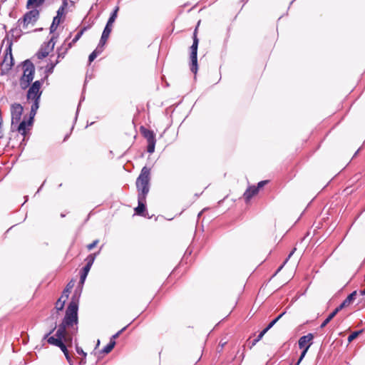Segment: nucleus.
<instances>
[{"label": "nucleus", "mask_w": 365, "mask_h": 365, "mask_svg": "<svg viewBox=\"0 0 365 365\" xmlns=\"http://www.w3.org/2000/svg\"><path fill=\"white\" fill-rule=\"evenodd\" d=\"M76 352L78 354H81L83 355V359L81 361V364H85L86 363V353L83 351V350L78 347V346H76Z\"/></svg>", "instance_id": "nucleus-30"}, {"label": "nucleus", "mask_w": 365, "mask_h": 365, "mask_svg": "<svg viewBox=\"0 0 365 365\" xmlns=\"http://www.w3.org/2000/svg\"><path fill=\"white\" fill-rule=\"evenodd\" d=\"M80 294L76 292L73 294L71 302L69 303L65 317L62 323L59 325L58 329L56 333V338L50 336L53 332L56 327L52 329L48 334H45L43 339H46L49 344L56 346H63V343L71 342L72 336L76 334L78 330V299Z\"/></svg>", "instance_id": "nucleus-1"}, {"label": "nucleus", "mask_w": 365, "mask_h": 365, "mask_svg": "<svg viewBox=\"0 0 365 365\" xmlns=\"http://www.w3.org/2000/svg\"><path fill=\"white\" fill-rule=\"evenodd\" d=\"M127 327H123L122 329H120L119 331H118L116 334L112 336V338L110 340L115 341L116 338L119 336V335L126 329Z\"/></svg>", "instance_id": "nucleus-37"}, {"label": "nucleus", "mask_w": 365, "mask_h": 365, "mask_svg": "<svg viewBox=\"0 0 365 365\" xmlns=\"http://www.w3.org/2000/svg\"><path fill=\"white\" fill-rule=\"evenodd\" d=\"M23 107L19 103H14L11 106V126H14V124H18L21 120Z\"/></svg>", "instance_id": "nucleus-9"}, {"label": "nucleus", "mask_w": 365, "mask_h": 365, "mask_svg": "<svg viewBox=\"0 0 365 365\" xmlns=\"http://www.w3.org/2000/svg\"><path fill=\"white\" fill-rule=\"evenodd\" d=\"M296 250V248H294L289 255L288 257L287 258V259L285 260V262H284V264H285L287 260L291 257V256L294 254V252H295Z\"/></svg>", "instance_id": "nucleus-43"}, {"label": "nucleus", "mask_w": 365, "mask_h": 365, "mask_svg": "<svg viewBox=\"0 0 365 365\" xmlns=\"http://www.w3.org/2000/svg\"><path fill=\"white\" fill-rule=\"evenodd\" d=\"M48 55V51H47L46 50H43V49H41L37 53L38 58L40 59L46 58Z\"/></svg>", "instance_id": "nucleus-31"}, {"label": "nucleus", "mask_w": 365, "mask_h": 365, "mask_svg": "<svg viewBox=\"0 0 365 365\" xmlns=\"http://www.w3.org/2000/svg\"><path fill=\"white\" fill-rule=\"evenodd\" d=\"M49 43H52V47L54 46V42H53V38H51Z\"/></svg>", "instance_id": "nucleus-44"}, {"label": "nucleus", "mask_w": 365, "mask_h": 365, "mask_svg": "<svg viewBox=\"0 0 365 365\" xmlns=\"http://www.w3.org/2000/svg\"><path fill=\"white\" fill-rule=\"evenodd\" d=\"M361 331H354L353 333H351L349 336H348V341H353L354 339H356L357 337V336L359 335V334L360 333Z\"/></svg>", "instance_id": "nucleus-35"}, {"label": "nucleus", "mask_w": 365, "mask_h": 365, "mask_svg": "<svg viewBox=\"0 0 365 365\" xmlns=\"http://www.w3.org/2000/svg\"><path fill=\"white\" fill-rule=\"evenodd\" d=\"M335 316L336 315L334 312L330 313L329 316L325 319V320L322 323L320 328L322 329L325 327Z\"/></svg>", "instance_id": "nucleus-25"}, {"label": "nucleus", "mask_w": 365, "mask_h": 365, "mask_svg": "<svg viewBox=\"0 0 365 365\" xmlns=\"http://www.w3.org/2000/svg\"><path fill=\"white\" fill-rule=\"evenodd\" d=\"M73 287V283L72 282H70L67 284L66 289L63 290L62 297H65L66 299H67L70 294V290L72 289Z\"/></svg>", "instance_id": "nucleus-23"}, {"label": "nucleus", "mask_w": 365, "mask_h": 365, "mask_svg": "<svg viewBox=\"0 0 365 365\" xmlns=\"http://www.w3.org/2000/svg\"><path fill=\"white\" fill-rule=\"evenodd\" d=\"M41 86V82L40 81H36L33 83L31 86L29 88L27 92L28 100H40L41 91H40Z\"/></svg>", "instance_id": "nucleus-8"}, {"label": "nucleus", "mask_w": 365, "mask_h": 365, "mask_svg": "<svg viewBox=\"0 0 365 365\" xmlns=\"http://www.w3.org/2000/svg\"><path fill=\"white\" fill-rule=\"evenodd\" d=\"M32 101H33V103L31 105V109L32 110V111H37V110L39 108L40 100H32Z\"/></svg>", "instance_id": "nucleus-32"}, {"label": "nucleus", "mask_w": 365, "mask_h": 365, "mask_svg": "<svg viewBox=\"0 0 365 365\" xmlns=\"http://www.w3.org/2000/svg\"><path fill=\"white\" fill-rule=\"evenodd\" d=\"M140 132L142 135L146 138L148 142L156 140L155 135L153 130L146 129L144 127H141Z\"/></svg>", "instance_id": "nucleus-14"}, {"label": "nucleus", "mask_w": 365, "mask_h": 365, "mask_svg": "<svg viewBox=\"0 0 365 365\" xmlns=\"http://www.w3.org/2000/svg\"><path fill=\"white\" fill-rule=\"evenodd\" d=\"M285 312H282L277 318L272 320L265 328V329L268 331L282 317V316L285 314Z\"/></svg>", "instance_id": "nucleus-24"}, {"label": "nucleus", "mask_w": 365, "mask_h": 365, "mask_svg": "<svg viewBox=\"0 0 365 365\" xmlns=\"http://www.w3.org/2000/svg\"><path fill=\"white\" fill-rule=\"evenodd\" d=\"M267 183V180L260 181L256 187H258V190L262 188L264 185Z\"/></svg>", "instance_id": "nucleus-41"}, {"label": "nucleus", "mask_w": 365, "mask_h": 365, "mask_svg": "<svg viewBox=\"0 0 365 365\" xmlns=\"http://www.w3.org/2000/svg\"><path fill=\"white\" fill-rule=\"evenodd\" d=\"M258 187L255 186L249 187L244 193V197L248 202L254 195L258 193Z\"/></svg>", "instance_id": "nucleus-13"}, {"label": "nucleus", "mask_w": 365, "mask_h": 365, "mask_svg": "<svg viewBox=\"0 0 365 365\" xmlns=\"http://www.w3.org/2000/svg\"><path fill=\"white\" fill-rule=\"evenodd\" d=\"M346 307L344 305L343 303H341L339 307H337L332 312L334 313L335 315L337 314L339 312H340L342 309L345 308Z\"/></svg>", "instance_id": "nucleus-38"}, {"label": "nucleus", "mask_w": 365, "mask_h": 365, "mask_svg": "<svg viewBox=\"0 0 365 365\" xmlns=\"http://www.w3.org/2000/svg\"><path fill=\"white\" fill-rule=\"evenodd\" d=\"M95 257H96V255H88V257L86 259L87 263H86V266H88V267L91 269V266L93 264V262L95 260Z\"/></svg>", "instance_id": "nucleus-29"}, {"label": "nucleus", "mask_w": 365, "mask_h": 365, "mask_svg": "<svg viewBox=\"0 0 365 365\" xmlns=\"http://www.w3.org/2000/svg\"><path fill=\"white\" fill-rule=\"evenodd\" d=\"M36 112L37 111H32V110L31 109L29 119L27 121L23 120L19 124L17 130L22 135L25 136L26 135V126H31L32 125L33 120L35 115L36 114Z\"/></svg>", "instance_id": "nucleus-10"}, {"label": "nucleus", "mask_w": 365, "mask_h": 365, "mask_svg": "<svg viewBox=\"0 0 365 365\" xmlns=\"http://www.w3.org/2000/svg\"><path fill=\"white\" fill-rule=\"evenodd\" d=\"M115 344V341L113 340H110V342L103 348V352L105 354H108L113 349Z\"/></svg>", "instance_id": "nucleus-22"}, {"label": "nucleus", "mask_w": 365, "mask_h": 365, "mask_svg": "<svg viewBox=\"0 0 365 365\" xmlns=\"http://www.w3.org/2000/svg\"><path fill=\"white\" fill-rule=\"evenodd\" d=\"M198 38L196 35V30L194 32L193 35V43L190 47V59H191V66L190 70L194 73H197V47H198Z\"/></svg>", "instance_id": "nucleus-7"}, {"label": "nucleus", "mask_w": 365, "mask_h": 365, "mask_svg": "<svg viewBox=\"0 0 365 365\" xmlns=\"http://www.w3.org/2000/svg\"><path fill=\"white\" fill-rule=\"evenodd\" d=\"M282 268V267H279V268L278 269L277 272H279L281 269Z\"/></svg>", "instance_id": "nucleus-46"}, {"label": "nucleus", "mask_w": 365, "mask_h": 365, "mask_svg": "<svg viewBox=\"0 0 365 365\" xmlns=\"http://www.w3.org/2000/svg\"><path fill=\"white\" fill-rule=\"evenodd\" d=\"M103 46L104 45H100L99 43L97 48L93 51V52L96 53L97 56L100 55L103 51Z\"/></svg>", "instance_id": "nucleus-34"}, {"label": "nucleus", "mask_w": 365, "mask_h": 365, "mask_svg": "<svg viewBox=\"0 0 365 365\" xmlns=\"http://www.w3.org/2000/svg\"><path fill=\"white\" fill-rule=\"evenodd\" d=\"M98 56L93 51L89 55L88 61L90 63L94 61Z\"/></svg>", "instance_id": "nucleus-40"}, {"label": "nucleus", "mask_w": 365, "mask_h": 365, "mask_svg": "<svg viewBox=\"0 0 365 365\" xmlns=\"http://www.w3.org/2000/svg\"><path fill=\"white\" fill-rule=\"evenodd\" d=\"M118 9H119V8L118 6L115 8V9L113 10V13L111 14V15L106 25V26H108L112 29L113 24L114 23V21H115V19L117 17Z\"/></svg>", "instance_id": "nucleus-17"}, {"label": "nucleus", "mask_w": 365, "mask_h": 365, "mask_svg": "<svg viewBox=\"0 0 365 365\" xmlns=\"http://www.w3.org/2000/svg\"><path fill=\"white\" fill-rule=\"evenodd\" d=\"M361 295H365V289L360 292Z\"/></svg>", "instance_id": "nucleus-45"}, {"label": "nucleus", "mask_w": 365, "mask_h": 365, "mask_svg": "<svg viewBox=\"0 0 365 365\" xmlns=\"http://www.w3.org/2000/svg\"><path fill=\"white\" fill-rule=\"evenodd\" d=\"M58 26L51 24L50 26V32L53 33L58 28Z\"/></svg>", "instance_id": "nucleus-42"}, {"label": "nucleus", "mask_w": 365, "mask_h": 365, "mask_svg": "<svg viewBox=\"0 0 365 365\" xmlns=\"http://www.w3.org/2000/svg\"><path fill=\"white\" fill-rule=\"evenodd\" d=\"M58 63V60L57 59L55 63L51 62L47 66V70L48 72L51 73L56 66V65Z\"/></svg>", "instance_id": "nucleus-33"}, {"label": "nucleus", "mask_w": 365, "mask_h": 365, "mask_svg": "<svg viewBox=\"0 0 365 365\" xmlns=\"http://www.w3.org/2000/svg\"><path fill=\"white\" fill-rule=\"evenodd\" d=\"M38 17L39 11L37 9H32L26 12L23 18L19 19L17 21L18 26L21 31L28 33L29 27L34 26Z\"/></svg>", "instance_id": "nucleus-3"}, {"label": "nucleus", "mask_w": 365, "mask_h": 365, "mask_svg": "<svg viewBox=\"0 0 365 365\" xmlns=\"http://www.w3.org/2000/svg\"><path fill=\"white\" fill-rule=\"evenodd\" d=\"M150 170L147 167H143L140 174L136 180V187L138 192V196L146 197L149 192Z\"/></svg>", "instance_id": "nucleus-2"}, {"label": "nucleus", "mask_w": 365, "mask_h": 365, "mask_svg": "<svg viewBox=\"0 0 365 365\" xmlns=\"http://www.w3.org/2000/svg\"><path fill=\"white\" fill-rule=\"evenodd\" d=\"M145 198L146 197L138 196V205L135 209L136 214L139 215H143L144 211L145 210Z\"/></svg>", "instance_id": "nucleus-12"}, {"label": "nucleus", "mask_w": 365, "mask_h": 365, "mask_svg": "<svg viewBox=\"0 0 365 365\" xmlns=\"http://www.w3.org/2000/svg\"><path fill=\"white\" fill-rule=\"evenodd\" d=\"M314 338V336L312 334H308L307 335L302 336L299 339V347L300 349H302L303 351L300 355L299 359H298L297 362L295 365H299L304 357L305 356L309 348L312 345V341Z\"/></svg>", "instance_id": "nucleus-6"}, {"label": "nucleus", "mask_w": 365, "mask_h": 365, "mask_svg": "<svg viewBox=\"0 0 365 365\" xmlns=\"http://www.w3.org/2000/svg\"><path fill=\"white\" fill-rule=\"evenodd\" d=\"M90 268L88 267V266H85L81 272V276H80V281H79V284L83 285L85 282V280L87 277V275L90 271Z\"/></svg>", "instance_id": "nucleus-18"}, {"label": "nucleus", "mask_w": 365, "mask_h": 365, "mask_svg": "<svg viewBox=\"0 0 365 365\" xmlns=\"http://www.w3.org/2000/svg\"><path fill=\"white\" fill-rule=\"evenodd\" d=\"M66 299L65 297H62V296L58 299L56 303V309L58 311H61L63 309Z\"/></svg>", "instance_id": "nucleus-20"}, {"label": "nucleus", "mask_w": 365, "mask_h": 365, "mask_svg": "<svg viewBox=\"0 0 365 365\" xmlns=\"http://www.w3.org/2000/svg\"><path fill=\"white\" fill-rule=\"evenodd\" d=\"M66 6H67V3L66 1H63L62 6L58 8L56 16H58V18L61 19L64 16L65 9H66Z\"/></svg>", "instance_id": "nucleus-21"}, {"label": "nucleus", "mask_w": 365, "mask_h": 365, "mask_svg": "<svg viewBox=\"0 0 365 365\" xmlns=\"http://www.w3.org/2000/svg\"><path fill=\"white\" fill-rule=\"evenodd\" d=\"M356 296V291L351 292L348 297L343 301L344 305L346 307H349L355 299Z\"/></svg>", "instance_id": "nucleus-19"}, {"label": "nucleus", "mask_w": 365, "mask_h": 365, "mask_svg": "<svg viewBox=\"0 0 365 365\" xmlns=\"http://www.w3.org/2000/svg\"><path fill=\"white\" fill-rule=\"evenodd\" d=\"M155 143L156 140L148 142L147 151L149 153H153L155 151Z\"/></svg>", "instance_id": "nucleus-28"}, {"label": "nucleus", "mask_w": 365, "mask_h": 365, "mask_svg": "<svg viewBox=\"0 0 365 365\" xmlns=\"http://www.w3.org/2000/svg\"><path fill=\"white\" fill-rule=\"evenodd\" d=\"M267 332V331L264 329L259 334V335L257 336V337L254 339L252 342V346L251 347H252L253 346H255L259 341H260L262 339V338L263 337V336Z\"/></svg>", "instance_id": "nucleus-26"}, {"label": "nucleus", "mask_w": 365, "mask_h": 365, "mask_svg": "<svg viewBox=\"0 0 365 365\" xmlns=\"http://www.w3.org/2000/svg\"><path fill=\"white\" fill-rule=\"evenodd\" d=\"M11 46L12 42L8 40V47L6 48L4 60L0 64L1 75L8 73L14 65V58L11 53Z\"/></svg>", "instance_id": "nucleus-5"}, {"label": "nucleus", "mask_w": 365, "mask_h": 365, "mask_svg": "<svg viewBox=\"0 0 365 365\" xmlns=\"http://www.w3.org/2000/svg\"><path fill=\"white\" fill-rule=\"evenodd\" d=\"M98 243V240H94L92 243L87 245V249L88 250H93L97 245Z\"/></svg>", "instance_id": "nucleus-36"}, {"label": "nucleus", "mask_w": 365, "mask_h": 365, "mask_svg": "<svg viewBox=\"0 0 365 365\" xmlns=\"http://www.w3.org/2000/svg\"><path fill=\"white\" fill-rule=\"evenodd\" d=\"M35 67L31 61L26 60L23 63V75L20 78L19 84L22 89L27 88L34 79Z\"/></svg>", "instance_id": "nucleus-4"}, {"label": "nucleus", "mask_w": 365, "mask_h": 365, "mask_svg": "<svg viewBox=\"0 0 365 365\" xmlns=\"http://www.w3.org/2000/svg\"><path fill=\"white\" fill-rule=\"evenodd\" d=\"M83 29L80 31L79 32H78V34L76 35V36L74 37V38L72 40V41L71 43H69L66 48H63L61 47L60 49H58V58H63L65 54L67 53L68 50L70 49L72 46V44L73 43H75L76 42H77L79 38L81 37V36L83 35Z\"/></svg>", "instance_id": "nucleus-11"}, {"label": "nucleus", "mask_w": 365, "mask_h": 365, "mask_svg": "<svg viewBox=\"0 0 365 365\" xmlns=\"http://www.w3.org/2000/svg\"><path fill=\"white\" fill-rule=\"evenodd\" d=\"M111 31H112V29L108 27V26H106L105 27L103 31V34H102V36H101V38L100 39V45H105L109 36H110V34L111 33Z\"/></svg>", "instance_id": "nucleus-15"}, {"label": "nucleus", "mask_w": 365, "mask_h": 365, "mask_svg": "<svg viewBox=\"0 0 365 365\" xmlns=\"http://www.w3.org/2000/svg\"><path fill=\"white\" fill-rule=\"evenodd\" d=\"M59 348L63 352V354H64L66 359L68 360V363L71 364V357L69 356L68 351L67 348H66V345L64 344V343H63V346H59Z\"/></svg>", "instance_id": "nucleus-27"}, {"label": "nucleus", "mask_w": 365, "mask_h": 365, "mask_svg": "<svg viewBox=\"0 0 365 365\" xmlns=\"http://www.w3.org/2000/svg\"><path fill=\"white\" fill-rule=\"evenodd\" d=\"M61 18H58V16H55L53 19L52 24L58 26L61 24Z\"/></svg>", "instance_id": "nucleus-39"}, {"label": "nucleus", "mask_w": 365, "mask_h": 365, "mask_svg": "<svg viewBox=\"0 0 365 365\" xmlns=\"http://www.w3.org/2000/svg\"><path fill=\"white\" fill-rule=\"evenodd\" d=\"M45 0H28L26 3V8H36L40 6L44 3Z\"/></svg>", "instance_id": "nucleus-16"}]
</instances>
